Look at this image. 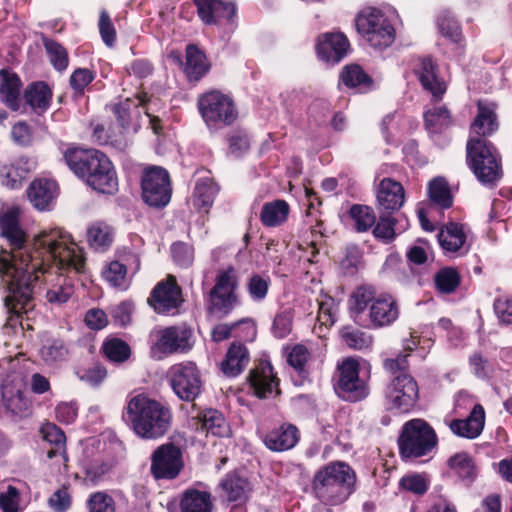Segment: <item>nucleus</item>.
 I'll return each mask as SVG.
<instances>
[{
  "label": "nucleus",
  "mask_w": 512,
  "mask_h": 512,
  "mask_svg": "<svg viewBox=\"0 0 512 512\" xmlns=\"http://www.w3.org/2000/svg\"><path fill=\"white\" fill-rule=\"evenodd\" d=\"M171 252L175 263L181 267H189L194 260L193 248L182 242L174 243L171 247Z\"/></svg>",
  "instance_id": "60"
},
{
  "label": "nucleus",
  "mask_w": 512,
  "mask_h": 512,
  "mask_svg": "<svg viewBox=\"0 0 512 512\" xmlns=\"http://www.w3.org/2000/svg\"><path fill=\"white\" fill-rule=\"evenodd\" d=\"M89 512H115L113 498L105 492H95L87 501Z\"/></svg>",
  "instance_id": "57"
},
{
  "label": "nucleus",
  "mask_w": 512,
  "mask_h": 512,
  "mask_svg": "<svg viewBox=\"0 0 512 512\" xmlns=\"http://www.w3.org/2000/svg\"><path fill=\"white\" fill-rule=\"evenodd\" d=\"M430 210H444L453 205V196L448 182L443 177H435L428 184Z\"/></svg>",
  "instance_id": "30"
},
{
  "label": "nucleus",
  "mask_w": 512,
  "mask_h": 512,
  "mask_svg": "<svg viewBox=\"0 0 512 512\" xmlns=\"http://www.w3.org/2000/svg\"><path fill=\"white\" fill-rule=\"evenodd\" d=\"M405 201V192L401 183L384 178L377 190V202L380 210L392 212L399 210Z\"/></svg>",
  "instance_id": "25"
},
{
  "label": "nucleus",
  "mask_w": 512,
  "mask_h": 512,
  "mask_svg": "<svg viewBox=\"0 0 512 512\" xmlns=\"http://www.w3.org/2000/svg\"><path fill=\"white\" fill-rule=\"evenodd\" d=\"M357 31L374 48L384 49L395 40V29L379 9L367 8L356 17Z\"/></svg>",
  "instance_id": "9"
},
{
  "label": "nucleus",
  "mask_w": 512,
  "mask_h": 512,
  "mask_svg": "<svg viewBox=\"0 0 512 512\" xmlns=\"http://www.w3.org/2000/svg\"><path fill=\"white\" fill-rule=\"evenodd\" d=\"M182 467V452L173 443L162 444L152 453L150 470L155 479H174Z\"/></svg>",
  "instance_id": "12"
},
{
  "label": "nucleus",
  "mask_w": 512,
  "mask_h": 512,
  "mask_svg": "<svg viewBox=\"0 0 512 512\" xmlns=\"http://www.w3.org/2000/svg\"><path fill=\"white\" fill-rule=\"evenodd\" d=\"M417 74L423 88L429 91L435 100H440L446 92V85L437 77L436 66L431 58L420 60Z\"/></svg>",
  "instance_id": "29"
},
{
  "label": "nucleus",
  "mask_w": 512,
  "mask_h": 512,
  "mask_svg": "<svg viewBox=\"0 0 512 512\" xmlns=\"http://www.w3.org/2000/svg\"><path fill=\"white\" fill-rule=\"evenodd\" d=\"M199 113L210 131H218L233 125L238 118V109L232 97L220 90H210L199 96Z\"/></svg>",
  "instance_id": "7"
},
{
  "label": "nucleus",
  "mask_w": 512,
  "mask_h": 512,
  "mask_svg": "<svg viewBox=\"0 0 512 512\" xmlns=\"http://www.w3.org/2000/svg\"><path fill=\"white\" fill-rule=\"evenodd\" d=\"M349 42L342 33L324 34L316 46L318 56L328 63H338L347 54Z\"/></svg>",
  "instance_id": "23"
},
{
  "label": "nucleus",
  "mask_w": 512,
  "mask_h": 512,
  "mask_svg": "<svg viewBox=\"0 0 512 512\" xmlns=\"http://www.w3.org/2000/svg\"><path fill=\"white\" fill-rule=\"evenodd\" d=\"M431 484L427 473L410 472L403 475L399 480L400 491L411 493L416 496H423Z\"/></svg>",
  "instance_id": "39"
},
{
  "label": "nucleus",
  "mask_w": 512,
  "mask_h": 512,
  "mask_svg": "<svg viewBox=\"0 0 512 512\" xmlns=\"http://www.w3.org/2000/svg\"><path fill=\"white\" fill-rule=\"evenodd\" d=\"M94 74L87 68H78L70 76V85L77 93H83L84 89L93 81Z\"/></svg>",
  "instance_id": "63"
},
{
  "label": "nucleus",
  "mask_w": 512,
  "mask_h": 512,
  "mask_svg": "<svg viewBox=\"0 0 512 512\" xmlns=\"http://www.w3.org/2000/svg\"><path fill=\"white\" fill-rule=\"evenodd\" d=\"M400 315L398 303L389 293L379 294L369 306L368 319L374 329L391 326Z\"/></svg>",
  "instance_id": "16"
},
{
  "label": "nucleus",
  "mask_w": 512,
  "mask_h": 512,
  "mask_svg": "<svg viewBox=\"0 0 512 512\" xmlns=\"http://www.w3.org/2000/svg\"><path fill=\"white\" fill-rule=\"evenodd\" d=\"M148 302L159 314H174L182 302L176 278L169 275L165 281L159 282L152 290Z\"/></svg>",
  "instance_id": "15"
},
{
  "label": "nucleus",
  "mask_w": 512,
  "mask_h": 512,
  "mask_svg": "<svg viewBox=\"0 0 512 512\" xmlns=\"http://www.w3.org/2000/svg\"><path fill=\"white\" fill-rule=\"evenodd\" d=\"M50 386H0L1 403L13 415H26L31 407L30 394H44Z\"/></svg>",
  "instance_id": "13"
},
{
  "label": "nucleus",
  "mask_w": 512,
  "mask_h": 512,
  "mask_svg": "<svg viewBox=\"0 0 512 512\" xmlns=\"http://www.w3.org/2000/svg\"><path fill=\"white\" fill-rule=\"evenodd\" d=\"M228 152L234 157H240L250 148L249 137L244 131H233L227 136Z\"/></svg>",
  "instance_id": "55"
},
{
  "label": "nucleus",
  "mask_w": 512,
  "mask_h": 512,
  "mask_svg": "<svg viewBox=\"0 0 512 512\" xmlns=\"http://www.w3.org/2000/svg\"><path fill=\"white\" fill-rule=\"evenodd\" d=\"M357 476L344 461H332L320 467L312 479V492L325 506L343 504L355 491Z\"/></svg>",
  "instance_id": "4"
},
{
  "label": "nucleus",
  "mask_w": 512,
  "mask_h": 512,
  "mask_svg": "<svg viewBox=\"0 0 512 512\" xmlns=\"http://www.w3.org/2000/svg\"><path fill=\"white\" fill-rule=\"evenodd\" d=\"M171 384H200L201 374L192 362L173 365L168 372Z\"/></svg>",
  "instance_id": "40"
},
{
  "label": "nucleus",
  "mask_w": 512,
  "mask_h": 512,
  "mask_svg": "<svg viewBox=\"0 0 512 512\" xmlns=\"http://www.w3.org/2000/svg\"><path fill=\"white\" fill-rule=\"evenodd\" d=\"M21 80L17 74L7 70H0V100L8 108L18 111L20 108Z\"/></svg>",
  "instance_id": "28"
},
{
  "label": "nucleus",
  "mask_w": 512,
  "mask_h": 512,
  "mask_svg": "<svg viewBox=\"0 0 512 512\" xmlns=\"http://www.w3.org/2000/svg\"><path fill=\"white\" fill-rule=\"evenodd\" d=\"M335 394L344 401L357 402L365 399L368 394V386H333Z\"/></svg>",
  "instance_id": "58"
},
{
  "label": "nucleus",
  "mask_w": 512,
  "mask_h": 512,
  "mask_svg": "<svg viewBox=\"0 0 512 512\" xmlns=\"http://www.w3.org/2000/svg\"><path fill=\"white\" fill-rule=\"evenodd\" d=\"M438 28L440 33L454 43L461 40V31L457 21L448 11L442 12L438 17Z\"/></svg>",
  "instance_id": "51"
},
{
  "label": "nucleus",
  "mask_w": 512,
  "mask_h": 512,
  "mask_svg": "<svg viewBox=\"0 0 512 512\" xmlns=\"http://www.w3.org/2000/svg\"><path fill=\"white\" fill-rule=\"evenodd\" d=\"M460 275L455 268L445 267L434 276L435 287L442 294L454 292L460 284Z\"/></svg>",
  "instance_id": "46"
},
{
  "label": "nucleus",
  "mask_w": 512,
  "mask_h": 512,
  "mask_svg": "<svg viewBox=\"0 0 512 512\" xmlns=\"http://www.w3.org/2000/svg\"><path fill=\"white\" fill-rule=\"evenodd\" d=\"M27 196L35 209L50 211L58 196L57 183L46 178L35 179L27 189Z\"/></svg>",
  "instance_id": "19"
},
{
  "label": "nucleus",
  "mask_w": 512,
  "mask_h": 512,
  "mask_svg": "<svg viewBox=\"0 0 512 512\" xmlns=\"http://www.w3.org/2000/svg\"><path fill=\"white\" fill-rule=\"evenodd\" d=\"M425 126L432 133H439L452 124L449 111L444 106L434 107L424 114Z\"/></svg>",
  "instance_id": "44"
},
{
  "label": "nucleus",
  "mask_w": 512,
  "mask_h": 512,
  "mask_svg": "<svg viewBox=\"0 0 512 512\" xmlns=\"http://www.w3.org/2000/svg\"><path fill=\"white\" fill-rule=\"evenodd\" d=\"M181 512H212L213 502L211 493L197 489H187L180 499Z\"/></svg>",
  "instance_id": "32"
},
{
  "label": "nucleus",
  "mask_w": 512,
  "mask_h": 512,
  "mask_svg": "<svg viewBox=\"0 0 512 512\" xmlns=\"http://www.w3.org/2000/svg\"><path fill=\"white\" fill-rule=\"evenodd\" d=\"M300 440L298 428L290 423H283L262 436L267 449L272 452H285L294 448Z\"/></svg>",
  "instance_id": "17"
},
{
  "label": "nucleus",
  "mask_w": 512,
  "mask_h": 512,
  "mask_svg": "<svg viewBox=\"0 0 512 512\" xmlns=\"http://www.w3.org/2000/svg\"><path fill=\"white\" fill-rule=\"evenodd\" d=\"M279 381L268 360H260L249 374V384H279Z\"/></svg>",
  "instance_id": "48"
},
{
  "label": "nucleus",
  "mask_w": 512,
  "mask_h": 512,
  "mask_svg": "<svg viewBox=\"0 0 512 512\" xmlns=\"http://www.w3.org/2000/svg\"><path fill=\"white\" fill-rule=\"evenodd\" d=\"M210 64L206 55L196 45L186 47L185 73L190 81H198L208 73Z\"/></svg>",
  "instance_id": "33"
},
{
  "label": "nucleus",
  "mask_w": 512,
  "mask_h": 512,
  "mask_svg": "<svg viewBox=\"0 0 512 512\" xmlns=\"http://www.w3.org/2000/svg\"><path fill=\"white\" fill-rule=\"evenodd\" d=\"M237 285V275L233 267L218 273L215 286L210 292L211 306L215 312L226 315L232 310L237 301L235 295Z\"/></svg>",
  "instance_id": "11"
},
{
  "label": "nucleus",
  "mask_w": 512,
  "mask_h": 512,
  "mask_svg": "<svg viewBox=\"0 0 512 512\" xmlns=\"http://www.w3.org/2000/svg\"><path fill=\"white\" fill-rule=\"evenodd\" d=\"M78 376L81 381L98 384L106 379L107 370L101 364L95 363L79 370Z\"/></svg>",
  "instance_id": "62"
},
{
  "label": "nucleus",
  "mask_w": 512,
  "mask_h": 512,
  "mask_svg": "<svg viewBox=\"0 0 512 512\" xmlns=\"http://www.w3.org/2000/svg\"><path fill=\"white\" fill-rule=\"evenodd\" d=\"M349 215L354 221V227L358 232H366L376 223L373 209L366 205H353L350 208Z\"/></svg>",
  "instance_id": "47"
},
{
  "label": "nucleus",
  "mask_w": 512,
  "mask_h": 512,
  "mask_svg": "<svg viewBox=\"0 0 512 512\" xmlns=\"http://www.w3.org/2000/svg\"><path fill=\"white\" fill-rule=\"evenodd\" d=\"M44 47L53 67L58 71L66 70L68 67V54L66 49L53 40H45Z\"/></svg>",
  "instance_id": "52"
},
{
  "label": "nucleus",
  "mask_w": 512,
  "mask_h": 512,
  "mask_svg": "<svg viewBox=\"0 0 512 512\" xmlns=\"http://www.w3.org/2000/svg\"><path fill=\"white\" fill-rule=\"evenodd\" d=\"M39 339V357L45 365L56 366L68 359L69 348L63 339L50 332L40 333Z\"/></svg>",
  "instance_id": "21"
},
{
  "label": "nucleus",
  "mask_w": 512,
  "mask_h": 512,
  "mask_svg": "<svg viewBox=\"0 0 512 512\" xmlns=\"http://www.w3.org/2000/svg\"><path fill=\"white\" fill-rule=\"evenodd\" d=\"M383 367L392 377L393 382L398 384H416L413 377L408 373V355H399L395 359H385Z\"/></svg>",
  "instance_id": "41"
},
{
  "label": "nucleus",
  "mask_w": 512,
  "mask_h": 512,
  "mask_svg": "<svg viewBox=\"0 0 512 512\" xmlns=\"http://www.w3.org/2000/svg\"><path fill=\"white\" fill-rule=\"evenodd\" d=\"M26 102L33 108L46 110L51 101L52 93L44 82L31 84L25 91Z\"/></svg>",
  "instance_id": "43"
},
{
  "label": "nucleus",
  "mask_w": 512,
  "mask_h": 512,
  "mask_svg": "<svg viewBox=\"0 0 512 512\" xmlns=\"http://www.w3.org/2000/svg\"><path fill=\"white\" fill-rule=\"evenodd\" d=\"M0 233L11 249L0 256V273L8 285V294L4 298L8 325L21 324L22 314L34 308L32 284L41 277L49 285L46 293L49 303L61 305L71 298L73 283L57 271L84 273L85 257L69 233L60 228L44 229L29 248L25 245L26 235L19 225V209L16 207L0 214Z\"/></svg>",
  "instance_id": "1"
},
{
  "label": "nucleus",
  "mask_w": 512,
  "mask_h": 512,
  "mask_svg": "<svg viewBox=\"0 0 512 512\" xmlns=\"http://www.w3.org/2000/svg\"><path fill=\"white\" fill-rule=\"evenodd\" d=\"M112 236V229L105 223H96L87 232L88 242L94 248L109 246L112 242Z\"/></svg>",
  "instance_id": "49"
},
{
  "label": "nucleus",
  "mask_w": 512,
  "mask_h": 512,
  "mask_svg": "<svg viewBox=\"0 0 512 512\" xmlns=\"http://www.w3.org/2000/svg\"><path fill=\"white\" fill-rule=\"evenodd\" d=\"M285 353L288 364L299 372L303 371L310 357L308 349L302 344H296L292 347H287Z\"/></svg>",
  "instance_id": "54"
},
{
  "label": "nucleus",
  "mask_w": 512,
  "mask_h": 512,
  "mask_svg": "<svg viewBox=\"0 0 512 512\" xmlns=\"http://www.w3.org/2000/svg\"><path fill=\"white\" fill-rule=\"evenodd\" d=\"M223 497L230 503L242 505L246 503L252 491L247 478L237 472H229L219 483Z\"/></svg>",
  "instance_id": "22"
},
{
  "label": "nucleus",
  "mask_w": 512,
  "mask_h": 512,
  "mask_svg": "<svg viewBox=\"0 0 512 512\" xmlns=\"http://www.w3.org/2000/svg\"><path fill=\"white\" fill-rule=\"evenodd\" d=\"M290 207L285 200H274L263 205L260 220L265 227H277L288 218Z\"/></svg>",
  "instance_id": "35"
},
{
  "label": "nucleus",
  "mask_w": 512,
  "mask_h": 512,
  "mask_svg": "<svg viewBox=\"0 0 512 512\" xmlns=\"http://www.w3.org/2000/svg\"><path fill=\"white\" fill-rule=\"evenodd\" d=\"M338 371L340 375L338 384H355L359 380L361 368L357 360L347 358L338 365Z\"/></svg>",
  "instance_id": "53"
},
{
  "label": "nucleus",
  "mask_w": 512,
  "mask_h": 512,
  "mask_svg": "<svg viewBox=\"0 0 512 512\" xmlns=\"http://www.w3.org/2000/svg\"><path fill=\"white\" fill-rule=\"evenodd\" d=\"M101 351L103 355L113 363H123L131 355V348L124 340L110 337L104 340Z\"/></svg>",
  "instance_id": "42"
},
{
  "label": "nucleus",
  "mask_w": 512,
  "mask_h": 512,
  "mask_svg": "<svg viewBox=\"0 0 512 512\" xmlns=\"http://www.w3.org/2000/svg\"><path fill=\"white\" fill-rule=\"evenodd\" d=\"M397 443L401 458L414 460L431 454L437 447L438 437L429 423L415 418L404 423Z\"/></svg>",
  "instance_id": "6"
},
{
  "label": "nucleus",
  "mask_w": 512,
  "mask_h": 512,
  "mask_svg": "<svg viewBox=\"0 0 512 512\" xmlns=\"http://www.w3.org/2000/svg\"><path fill=\"white\" fill-rule=\"evenodd\" d=\"M152 357L162 359L175 353H185L194 345L193 330L186 324L155 327L149 334Z\"/></svg>",
  "instance_id": "8"
},
{
  "label": "nucleus",
  "mask_w": 512,
  "mask_h": 512,
  "mask_svg": "<svg viewBox=\"0 0 512 512\" xmlns=\"http://www.w3.org/2000/svg\"><path fill=\"white\" fill-rule=\"evenodd\" d=\"M341 336L345 344L352 349L363 350L372 345V336L358 329L344 328Z\"/></svg>",
  "instance_id": "50"
},
{
  "label": "nucleus",
  "mask_w": 512,
  "mask_h": 512,
  "mask_svg": "<svg viewBox=\"0 0 512 512\" xmlns=\"http://www.w3.org/2000/svg\"><path fill=\"white\" fill-rule=\"evenodd\" d=\"M188 424L196 433L205 436L225 438L231 435V428L224 414L215 408L199 410L195 416L189 418Z\"/></svg>",
  "instance_id": "14"
},
{
  "label": "nucleus",
  "mask_w": 512,
  "mask_h": 512,
  "mask_svg": "<svg viewBox=\"0 0 512 512\" xmlns=\"http://www.w3.org/2000/svg\"><path fill=\"white\" fill-rule=\"evenodd\" d=\"M248 362L249 354L246 347L240 343H233L221 363V371L227 377H235L244 370Z\"/></svg>",
  "instance_id": "31"
},
{
  "label": "nucleus",
  "mask_w": 512,
  "mask_h": 512,
  "mask_svg": "<svg viewBox=\"0 0 512 512\" xmlns=\"http://www.w3.org/2000/svg\"><path fill=\"white\" fill-rule=\"evenodd\" d=\"M128 267L119 261H112L103 271L104 279L120 290L128 289L130 281L127 277Z\"/></svg>",
  "instance_id": "45"
},
{
  "label": "nucleus",
  "mask_w": 512,
  "mask_h": 512,
  "mask_svg": "<svg viewBox=\"0 0 512 512\" xmlns=\"http://www.w3.org/2000/svg\"><path fill=\"white\" fill-rule=\"evenodd\" d=\"M197 14L206 25L217 24L222 19L231 20L235 15V6L222 0H193Z\"/></svg>",
  "instance_id": "24"
},
{
  "label": "nucleus",
  "mask_w": 512,
  "mask_h": 512,
  "mask_svg": "<svg viewBox=\"0 0 512 512\" xmlns=\"http://www.w3.org/2000/svg\"><path fill=\"white\" fill-rule=\"evenodd\" d=\"M386 407L389 410L408 412L418 398V386H387Z\"/></svg>",
  "instance_id": "27"
},
{
  "label": "nucleus",
  "mask_w": 512,
  "mask_h": 512,
  "mask_svg": "<svg viewBox=\"0 0 512 512\" xmlns=\"http://www.w3.org/2000/svg\"><path fill=\"white\" fill-rule=\"evenodd\" d=\"M122 418L139 438L158 440L170 430L173 416L169 406L138 394L128 400Z\"/></svg>",
  "instance_id": "2"
},
{
  "label": "nucleus",
  "mask_w": 512,
  "mask_h": 512,
  "mask_svg": "<svg viewBox=\"0 0 512 512\" xmlns=\"http://www.w3.org/2000/svg\"><path fill=\"white\" fill-rule=\"evenodd\" d=\"M448 467L466 484L477 477V468L472 457L466 452L456 453L447 460Z\"/></svg>",
  "instance_id": "36"
},
{
  "label": "nucleus",
  "mask_w": 512,
  "mask_h": 512,
  "mask_svg": "<svg viewBox=\"0 0 512 512\" xmlns=\"http://www.w3.org/2000/svg\"><path fill=\"white\" fill-rule=\"evenodd\" d=\"M23 159L17 161L16 164L11 165L5 169V174L2 175V184L10 189H16L20 187L22 180L26 177L31 167L27 169H21Z\"/></svg>",
  "instance_id": "56"
},
{
  "label": "nucleus",
  "mask_w": 512,
  "mask_h": 512,
  "mask_svg": "<svg viewBox=\"0 0 512 512\" xmlns=\"http://www.w3.org/2000/svg\"><path fill=\"white\" fill-rule=\"evenodd\" d=\"M219 188L216 183L211 179H199L196 182L194 189V206L199 210L208 211L213 205L216 194Z\"/></svg>",
  "instance_id": "37"
},
{
  "label": "nucleus",
  "mask_w": 512,
  "mask_h": 512,
  "mask_svg": "<svg viewBox=\"0 0 512 512\" xmlns=\"http://www.w3.org/2000/svg\"><path fill=\"white\" fill-rule=\"evenodd\" d=\"M466 163L482 185H495L503 176L501 155L487 139H468Z\"/></svg>",
  "instance_id": "5"
},
{
  "label": "nucleus",
  "mask_w": 512,
  "mask_h": 512,
  "mask_svg": "<svg viewBox=\"0 0 512 512\" xmlns=\"http://www.w3.org/2000/svg\"><path fill=\"white\" fill-rule=\"evenodd\" d=\"M269 279H265L260 275H253L248 282V292L254 301L263 300L268 292Z\"/></svg>",
  "instance_id": "64"
},
{
  "label": "nucleus",
  "mask_w": 512,
  "mask_h": 512,
  "mask_svg": "<svg viewBox=\"0 0 512 512\" xmlns=\"http://www.w3.org/2000/svg\"><path fill=\"white\" fill-rule=\"evenodd\" d=\"M467 229L464 225L450 222L443 226L438 234V241L445 253L463 255L468 252Z\"/></svg>",
  "instance_id": "20"
},
{
  "label": "nucleus",
  "mask_w": 512,
  "mask_h": 512,
  "mask_svg": "<svg viewBox=\"0 0 512 512\" xmlns=\"http://www.w3.org/2000/svg\"><path fill=\"white\" fill-rule=\"evenodd\" d=\"M340 81L348 88L367 92L373 88V79L357 64L347 65L340 74Z\"/></svg>",
  "instance_id": "34"
},
{
  "label": "nucleus",
  "mask_w": 512,
  "mask_h": 512,
  "mask_svg": "<svg viewBox=\"0 0 512 512\" xmlns=\"http://www.w3.org/2000/svg\"><path fill=\"white\" fill-rule=\"evenodd\" d=\"M378 295L370 285L358 286L350 295L348 300L351 313L357 317L362 314L373 303Z\"/></svg>",
  "instance_id": "38"
},
{
  "label": "nucleus",
  "mask_w": 512,
  "mask_h": 512,
  "mask_svg": "<svg viewBox=\"0 0 512 512\" xmlns=\"http://www.w3.org/2000/svg\"><path fill=\"white\" fill-rule=\"evenodd\" d=\"M498 127L496 105L478 101L477 114L471 123L469 138L486 139V137L493 135Z\"/></svg>",
  "instance_id": "18"
},
{
  "label": "nucleus",
  "mask_w": 512,
  "mask_h": 512,
  "mask_svg": "<svg viewBox=\"0 0 512 512\" xmlns=\"http://www.w3.org/2000/svg\"><path fill=\"white\" fill-rule=\"evenodd\" d=\"M485 424L484 408L475 404L466 419H455L449 424L450 430L457 436L475 439L483 431Z\"/></svg>",
  "instance_id": "26"
},
{
  "label": "nucleus",
  "mask_w": 512,
  "mask_h": 512,
  "mask_svg": "<svg viewBox=\"0 0 512 512\" xmlns=\"http://www.w3.org/2000/svg\"><path fill=\"white\" fill-rule=\"evenodd\" d=\"M64 159L69 168L87 184L101 193L112 194L118 181L109 158L95 149H68Z\"/></svg>",
  "instance_id": "3"
},
{
  "label": "nucleus",
  "mask_w": 512,
  "mask_h": 512,
  "mask_svg": "<svg viewBox=\"0 0 512 512\" xmlns=\"http://www.w3.org/2000/svg\"><path fill=\"white\" fill-rule=\"evenodd\" d=\"M395 220L390 217H380L379 221L376 223L373 234L374 236L385 242H391L395 238Z\"/></svg>",
  "instance_id": "61"
},
{
  "label": "nucleus",
  "mask_w": 512,
  "mask_h": 512,
  "mask_svg": "<svg viewBox=\"0 0 512 512\" xmlns=\"http://www.w3.org/2000/svg\"><path fill=\"white\" fill-rule=\"evenodd\" d=\"M292 320L293 316L290 310L279 312L273 321V335L279 339L286 337L291 332Z\"/></svg>",
  "instance_id": "59"
},
{
  "label": "nucleus",
  "mask_w": 512,
  "mask_h": 512,
  "mask_svg": "<svg viewBox=\"0 0 512 512\" xmlns=\"http://www.w3.org/2000/svg\"><path fill=\"white\" fill-rule=\"evenodd\" d=\"M142 198L152 207H164L171 199L172 187L168 171L160 166L144 169L141 178Z\"/></svg>",
  "instance_id": "10"
}]
</instances>
